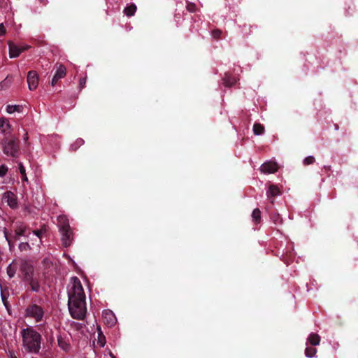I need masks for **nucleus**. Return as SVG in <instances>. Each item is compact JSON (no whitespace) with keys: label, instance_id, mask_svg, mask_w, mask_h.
<instances>
[{"label":"nucleus","instance_id":"obj_1","mask_svg":"<svg viewBox=\"0 0 358 358\" xmlns=\"http://www.w3.org/2000/svg\"><path fill=\"white\" fill-rule=\"evenodd\" d=\"M23 346L29 352L37 353L41 348V335L33 328L24 329L21 332Z\"/></svg>","mask_w":358,"mask_h":358},{"label":"nucleus","instance_id":"obj_17","mask_svg":"<svg viewBox=\"0 0 358 358\" xmlns=\"http://www.w3.org/2000/svg\"><path fill=\"white\" fill-rule=\"evenodd\" d=\"M136 10V7L135 5H131L124 8V13L127 16H132L134 15Z\"/></svg>","mask_w":358,"mask_h":358},{"label":"nucleus","instance_id":"obj_3","mask_svg":"<svg viewBox=\"0 0 358 358\" xmlns=\"http://www.w3.org/2000/svg\"><path fill=\"white\" fill-rule=\"evenodd\" d=\"M68 306L71 315L73 318H84L87 313L85 299H69Z\"/></svg>","mask_w":358,"mask_h":358},{"label":"nucleus","instance_id":"obj_29","mask_svg":"<svg viewBox=\"0 0 358 358\" xmlns=\"http://www.w3.org/2000/svg\"><path fill=\"white\" fill-rule=\"evenodd\" d=\"M6 33V29L3 24H0V35H4Z\"/></svg>","mask_w":358,"mask_h":358},{"label":"nucleus","instance_id":"obj_4","mask_svg":"<svg viewBox=\"0 0 358 358\" xmlns=\"http://www.w3.org/2000/svg\"><path fill=\"white\" fill-rule=\"evenodd\" d=\"M69 299H85V294L80 280L72 277L68 286Z\"/></svg>","mask_w":358,"mask_h":358},{"label":"nucleus","instance_id":"obj_9","mask_svg":"<svg viewBox=\"0 0 358 358\" xmlns=\"http://www.w3.org/2000/svg\"><path fill=\"white\" fill-rule=\"evenodd\" d=\"M66 74V67L62 65V64H59L57 68V71L52 78V85H55L59 79L61 78H63L65 77Z\"/></svg>","mask_w":358,"mask_h":358},{"label":"nucleus","instance_id":"obj_33","mask_svg":"<svg viewBox=\"0 0 358 358\" xmlns=\"http://www.w3.org/2000/svg\"><path fill=\"white\" fill-rule=\"evenodd\" d=\"M9 356L10 358H17L15 353L13 352H10Z\"/></svg>","mask_w":358,"mask_h":358},{"label":"nucleus","instance_id":"obj_32","mask_svg":"<svg viewBox=\"0 0 358 358\" xmlns=\"http://www.w3.org/2000/svg\"><path fill=\"white\" fill-rule=\"evenodd\" d=\"M221 32L219 30H215L213 31V35L215 38H218L220 35Z\"/></svg>","mask_w":358,"mask_h":358},{"label":"nucleus","instance_id":"obj_25","mask_svg":"<svg viewBox=\"0 0 358 358\" xmlns=\"http://www.w3.org/2000/svg\"><path fill=\"white\" fill-rule=\"evenodd\" d=\"M261 171L264 173L268 172V165L266 163L262 164V166H261Z\"/></svg>","mask_w":358,"mask_h":358},{"label":"nucleus","instance_id":"obj_31","mask_svg":"<svg viewBox=\"0 0 358 358\" xmlns=\"http://www.w3.org/2000/svg\"><path fill=\"white\" fill-rule=\"evenodd\" d=\"M3 233H4L5 237L6 238L8 244L10 245V237L8 235L6 229H4Z\"/></svg>","mask_w":358,"mask_h":358},{"label":"nucleus","instance_id":"obj_24","mask_svg":"<svg viewBox=\"0 0 358 358\" xmlns=\"http://www.w3.org/2000/svg\"><path fill=\"white\" fill-rule=\"evenodd\" d=\"M7 171V169L4 166H0V176H3Z\"/></svg>","mask_w":358,"mask_h":358},{"label":"nucleus","instance_id":"obj_26","mask_svg":"<svg viewBox=\"0 0 358 358\" xmlns=\"http://www.w3.org/2000/svg\"><path fill=\"white\" fill-rule=\"evenodd\" d=\"M19 169H20V173L21 175H24L26 173H25V169L24 167V166L22 165V163H20L19 164Z\"/></svg>","mask_w":358,"mask_h":358},{"label":"nucleus","instance_id":"obj_20","mask_svg":"<svg viewBox=\"0 0 358 358\" xmlns=\"http://www.w3.org/2000/svg\"><path fill=\"white\" fill-rule=\"evenodd\" d=\"M12 83V78H6L0 83V90L6 89L10 86Z\"/></svg>","mask_w":358,"mask_h":358},{"label":"nucleus","instance_id":"obj_39","mask_svg":"<svg viewBox=\"0 0 358 358\" xmlns=\"http://www.w3.org/2000/svg\"><path fill=\"white\" fill-rule=\"evenodd\" d=\"M110 355L111 358H115L113 354L110 353Z\"/></svg>","mask_w":358,"mask_h":358},{"label":"nucleus","instance_id":"obj_18","mask_svg":"<svg viewBox=\"0 0 358 358\" xmlns=\"http://www.w3.org/2000/svg\"><path fill=\"white\" fill-rule=\"evenodd\" d=\"M106 343V338L103 333L101 331V329L98 328V343L101 347H103Z\"/></svg>","mask_w":358,"mask_h":358},{"label":"nucleus","instance_id":"obj_8","mask_svg":"<svg viewBox=\"0 0 358 358\" xmlns=\"http://www.w3.org/2000/svg\"><path fill=\"white\" fill-rule=\"evenodd\" d=\"M27 81L30 90H36L38 85V76L37 73L34 71H29L27 75Z\"/></svg>","mask_w":358,"mask_h":358},{"label":"nucleus","instance_id":"obj_6","mask_svg":"<svg viewBox=\"0 0 358 358\" xmlns=\"http://www.w3.org/2000/svg\"><path fill=\"white\" fill-rule=\"evenodd\" d=\"M3 152L6 155L16 157L18 153V145L15 139H6L3 143Z\"/></svg>","mask_w":358,"mask_h":358},{"label":"nucleus","instance_id":"obj_5","mask_svg":"<svg viewBox=\"0 0 358 358\" xmlns=\"http://www.w3.org/2000/svg\"><path fill=\"white\" fill-rule=\"evenodd\" d=\"M44 312L43 309L36 305H32L26 309V317L34 319L36 322L43 320Z\"/></svg>","mask_w":358,"mask_h":358},{"label":"nucleus","instance_id":"obj_23","mask_svg":"<svg viewBox=\"0 0 358 358\" xmlns=\"http://www.w3.org/2000/svg\"><path fill=\"white\" fill-rule=\"evenodd\" d=\"M253 131L256 135H260L264 132V127L259 124H255L253 127Z\"/></svg>","mask_w":358,"mask_h":358},{"label":"nucleus","instance_id":"obj_15","mask_svg":"<svg viewBox=\"0 0 358 358\" xmlns=\"http://www.w3.org/2000/svg\"><path fill=\"white\" fill-rule=\"evenodd\" d=\"M22 106L21 105H8L6 106V112L12 114L15 112L21 113L22 111Z\"/></svg>","mask_w":358,"mask_h":358},{"label":"nucleus","instance_id":"obj_7","mask_svg":"<svg viewBox=\"0 0 358 358\" xmlns=\"http://www.w3.org/2000/svg\"><path fill=\"white\" fill-rule=\"evenodd\" d=\"M3 199L11 208L16 209L18 208L17 198L13 192L10 191L5 192L3 196Z\"/></svg>","mask_w":358,"mask_h":358},{"label":"nucleus","instance_id":"obj_38","mask_svg":"<svg viewBox=\"0 0 358 358\" xmlns=\"http://www.w3.org/2000/svg\"><path fill=\"white\" fill-rule=\"evenodd\" d=\"M24 139V141H27V139H28V134L27 133H25Z\"/></svg>","mask_w":358,"mask_h":358},{"label":"nucleus","instance_id":"obj_35","mask_svg":"<svg viewBox=\"0 0 358 358\" xmlns=\"http://www.w3.org/2000/svg\"><path fill=\"white\" fill-rule=\"evenodd\" d=\"M77 143L79 145H82L83 143V141L82 139H78L77 141Z\"/></svg>","mask_w":358,"mask_h":358},{"label":"nucleus","instance_id":"obj_30","mask_svg":"<svg viewBox=\"0 0 358 358\" xmlns=\"http://www.w3.org/2000/svg\"><path fill=\"white\" fill-rule=\"evenodd\" d=\"M224 85H225L226 86H231V85H234V84L235 80H233L231 82H228V80H227V79H224Z\"/></svg>","mask_w":358,"mask_h":358},{"label":"nucleus","instance_id":"obj_36","mask_svg":"<svg viewBox=\"0 0 358 358\" xmlns=\"http://www.w3.org/2000/svg\"><path fill=\"white\" fill-rule=\"evenodd\" d=\"M77 143L79 145H82L83 143V141L82 139H78L77 141Z\"/></svg>","mask_w":358,"mask_h":358},{"label":"nucleus","instance_id":"obj_10","mask_svg":"<svg viewBox=\"0 0 358 358\" xmlns=\"http://www.w3.org/2000/svg\"><path fill=\"white\" fill-rule=\"evenodd\" d=\"M8 46L9 56L10 58L17 57L22 52L28 48V46H23L22 48H20L12 43H9Z\"/></svg>","mask_w":358,"mask_h":358},{"label":"nucleus","instance_id":"obj_37","mask_svg":"<svg viewBox=\"0 0 358 358\" xmlns=\"http://www.w3.org/2000/svg\"><path fill=\"white\" fill-rule=\"evenodd\" d=\"M34 233L36 236H39L41 232L39 231H34Z\"/></svg>","mask_w":358,"mask_h":358},{"label":"nucleus","instance_id":"obj_28","mask_svg":"<svg viewBox=\"0 0 358 358\" xmlns=\"http://www.w3.org/2000/svg\"><path fill=\"white\" fill-rule=\"evenodd\" d=\"M86 83V78H83L80 79V87H84Z\"/></svg>","mask_w":358,"mask_h":358},{"label":"nucleus","instance_id":"obj_14","mask_svg":"<svg viewBox=\"0 0 358 358\" xmlns=\"http://www.w3.org/2000/svg\"><path fill=\"white\" fill-rule=\"evenodd\" d=\"M10 125L8 120L5 118H0V131L6 134L9 132Z\"/></svg>","mask_w":358,"mask_h":358},{"label":"nucleus","instance_id":"obj_16","mask_svg":"<svg viewBox=\"0 0 358 358\" xmlns=\"http://www.w3.org/2000/svg\"><path fill=\"white\" fill-rule=\"evenodd\" d=\"M25 230H26V227L23 224H22V223L17 224L15 226V237L18 238V237L24 235Z\"/></svg>","mask_w":358,"mask_h":358},{"label":"nucleus","instance_id":"obj_21","mask_svg":"<svg viewBox=\"0 0 358 358\" xmlns=\"http://www.w3.org/2000/svg\"><path fill=\"white\" fill-rule=\"evenodd\" d=\"M252 220L255 222L257 223L260 221L261 213L259 209L255 208L252 214Z\"/></svg>","mask_w":358,"mask_h":358},{"label":"nucleus","instance_id":"obj_27","mask_svg":"<svg viewBox=\"0 0 358 358\" xmlns=\"http://www.w3.org/2000/svg\"><path fill=\"white\" fill-rule=\"evenodd\" d=\"M27 248H29V245L27 243H22L20 245V249L21 250H26Z\"/></svg>","mask_w":358,"mask_h":358},{"label":"nucleus","instance_id":"obj_19","mask_svg":"<svg viewBox=\"0 0 358 358\" xmlns=\"http://www.w3.org/2000/svg\"><path fill=\"white\" fill-rule=\"evenodd\" d=\"M58 344L64 351H68L70 349L69 344L61 337L58 338Z\"/></svg>","mask_w":358,"mask_h":358},{"label":"nucleus","instance_id":"obj_34","mask_svg":"<svg viewBox=\"0 0 358 358\" xmlns=\"http://www.w3.org/2000/svg\"><path fill=\"white\" fill-rule=\"evenodd\" d=\"M22 180H24L25 182H27L28 181V178L26 176V173L24 175H22Z\"/></svg>","mask_w":358,"mask_h":358},{"label":"nucleus","instance_id":"obj_11","mask_svg":"<svg viewBox=\"0 0 358 358\" xmlns=\"http://www.w3.org/2000/svg\"><path fill=\"white\" fill-rule=\"evenodd\" d=\"M62 241L65 247H68L71 244L73 240V234L71 229L67 230L62 231Z\"/></svg>","mask_w":358,"mask_h":358},{"label":"nucleus","instance_id":"obj_12","mask_svg":"<svg viewBox=\"0 0 358 358\" xmlns=\"http://www.w3.org/2000/svg\"><path fill=\"white\" fill-rule=\"evenodd\" d=\"M103 317L104 322L110 327L113 326L116 323V317L110 310H104L103 312Z\"/></svg>","mask_w":358,"mask_h":358},{"label":"nucleus","instance_id":"obj_22","mask_svg":"<svg viewBox=\"0 0 358 358\" xmlns=\"http://www.w3.org/2000/svg\"><path fill=\"white\" fill-rule=\"evenodd\" d=\"M31 276H32V274L31 275L30 278L28 279L27 280H30V285H31V289L33 291L37 292L39 289L38 282L36 280L32 279Z\"/></svg>","mask_w":358,"mask_h":358},{"label":"nucleus","instance_id":"obj_13","mask_svg":"<svg viewBox=\"0 0 358 358\" xmlns=\"http://www.w3.org/2000/svg\"><path fill=\"white\" fill-rule=\"evenodd\" d=\"M58 226L59 228L60 232L62 231L67 230L70 229L69 220L65 215H59L57 217Z\"/></svg>","mask_w":358,"mask_h":358},{"label":"nucleus","instance_id":"obj_2","mask_svg":"<svg viewBox=\"0 0 358 358\" xmlns=\"http://www.w3.org/2000/svg\"><path fill=\"white\" fill-rule=\"evenodd\" d=\"M33 272V266L24 260H13L7 267V274L10 278L15 277L17 273L19 277L28 280Z\"/></svg>","mask_w":358,"mask_h":358}]
</instances>
